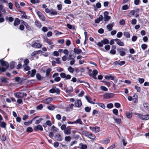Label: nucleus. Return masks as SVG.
I'll return each mask as SVG.
<instances>
[{"instance_id": "obj_36", "label": "nucleus", "mask_w": 149, "mask_h": 149, "mask_svg": "<svg viewBox=\"0 0 149 149\" xmlns=\"http://www.w3.org/2000/svg\"><path fill=\"white\" fill-rule=\"evenodd\" d=\"M101 42L103 43V45H105L108 44L109 42V41L107 39L105 38L103 40H102Z\"/></svg>"}, {"instance_id": "obj_39", "label": "nucleus", "mask_w": 149, "mask_h": 149, "mask_svg": "<svg viewBox=\"0 0 149 149\" xmlns=\"http://www.w3.org/2000/svg\"><path fill=\"white\" fill-rule=\"evenodd\" d=\"M98 73V71L96 70H94L93 71L92 74H90V76H91L92 75L96 76Z\"/></svg>"}, {"instance_id": "obj_14", "label": "nucleus", "mask_w": 149, "mask_h": 149, "mask_svg": "<svg viewBox=\"0 0 149 149\" xmlns=\"http://www.w3.org/2000/svg\"><path fill=\"white\" fill-rule=\"evenodd\" d=\"M73 90V88L71 86H70L65 88V92L69 94L72 92Z\"/></svg>"}, {"instance_id": "obj_1", "label": "nucleus", "mask_w": 149, "mask_h": 149, "mask_svg": "<svg viewBox=\"0 0 149 149\" xmlns=\"http://www.w3.org/2000/svg\"><path fill=\"white\" fill-rule=\"evenodd\" d=\"M0 74L1 72H5L9 66L8 63L3 60L2 59L0 60Z\"/></svg>"}, {"instance_id": "obj_15", "label": "nucleus", "mask_w": 149, "mask_h": 149, "mask_svg": "<svg viewBox=\"0 0 149 149\" xmlns=\"http://www.w3.org/2000/svg\"><path fill=\"white\" fill-rule=\"evenodd\" d=\"M37 13L38 17L42 21H45V16L41 12L38 11Z\"/></svg>"}, {"instance_id": "obj_6", "label": "nucleus", "mask_w": 149, "mask_h": 149, "mask_svg": "<svg viewBox=\"0 0 149 149\" xmlns=\"http://www.w3.org/2000/svg\"><path fill=\"white\" fill-rule=\"evenodd\" d=\"M89 128L91 130L94 132L95 133H97L99 132L100 131V127L97 126H96L94 127H90Z\"/></svg>"}, {"instance_id": "obj_49", "label": "nucleus", "mask_w": 149, "mask_h": 149, "mask_svg": "<svg viewBox=\"0 0 149 149\" xmlns=\"http://www.w3.org/2000/svg\"><path fill=\"white\" fill-rule=\"evenodd\" d=\"M107 107L108 108L111 109L113 107V105L112 103H110L107 105Z\"/></svg>"}, {"instance_id": "obj_3", "label": "nucleus", "mask_w": 149, "mask_h": 149, "mask_svg": "<svg viewBox=\"0 0 149 149\" xmlns=\"http://www.w3.org/2000/svg\"><path fill=\"white\" fill-rule=\"evenodd\" d=\"M49 91L51 93H56L57 94H59L60 92V91L59 89L56 88L55 86H53L52 89H50Z\"/></svg>"}, {"instance_id": "obj_42", "label": "nucleus", "mask_w": 149, "mask_h": 149, "mask_svg": "<svg viewBox=\"0 0 149 149\" xmlns=\"http://www.w3.org/2000/svg\"><path fill=\"white\" fill-rule=\"evenodd\" d=\"M23 67L25 70L28 71L30 69V68L27 65L24 64Z\"/></svg>"}, {"instance_id": "obj_46", "label": "nucleus", "mask_w": 149, "mask_h": 149, "mask_svg": "<svg viewBox=\"0 0 149 149\" xmlns=\"http://www.w3.org/2000/svg\"><path fill=\"white\" fill-rule=\"evenodd\" d=\"M36 72V70L33 69L32 70L31 73V77H33L34 76Z\"/></svg>"}, {"instance_id": "obj_32", "label": "nucleus", "mask_w": 149, "mask_h": 149, "mask_svg": "<svg viewBox=\"0 0 149 149\" xmlns=\"http://www.w3.org/2000/svg\"><path fill=\"white\" fill-rule=\"evenodd\" d=\"M23 24L25 26L26 29L28 31H30L31 30V28L30 27L29 25L26 22H23Z\"/></svg>"}, {"instance_id": "obj_51", "label": "nucleus", "mask_w": 149, "mask_h": 149, "mask_svg": "<svg viewBox=\"0 0 149 149\" xmlns=\"http://www.w3.org/2000/svg\"><path fill=\"white\" fill-rule=\"evenodd\" d=\"M36 77L38 80H40L42 79V77H41L40 75L39 74H37L36 75Z\"/></svg>"}, {"instance_id": "obj_64", "label": "nucleus", "mask_w": 149, "mask_h": 149, "mask_svg": "<svg viewBox=\"0 0 149 149\" xmlns=\"http://www.w3.org/2000/svg\"><path fill=\"white\" fill-rule=\"evenodd\" d=\"M91 110V108L88 107H86L85 108V110L86 112H89Z\"/></svg>"}, {"instance_id": "obj_22", "label": "nucleus", "mask_w": 149, "mask_h": 149, "mask_svg": "<svg viewBox=\"0 0 149 149\" xmlns=\"http://www.w3.org/2000/svg\"><path fill=\"white\" fill-rule=\"evenodd\" d=\"M20 23L19 19L17 18H16L14 21V25L15 26H16L18 25Z\"/></svg>"}, {"instance_id": "obj_54", "label": "nucleus", "mask_w": 149, "mask_h": 149, "mask_svg": "<svg viewBox=\"0 0 149 149\" xmlns=\"http://www.w3.org/2000/svg\"><path fill=\"white\" fill-rule=\"evenodd\" d=\"M32 120H30L27 122H25L24 123V125H29L31 124L32 123Z\"/></svg>"}, {"instance_id": "obj_24", "label": "nucleus", "mask_w": 149, "mask_h": 149, "mask_svg": "<svg viewBox=\"0 0 149 149\" xmlns=\"http://www.w3.org/2000/svg\"><path fill=\"white\" fill-rule=\"evenodd\" d=\"M105 79L107 80L111 79V80H113L114 79V77L113 76L111 75H106L105 76Z\"/></svg>"}, {"instance_id": "obj_23", "label": "nucleus", "mask_w": 149, "mask_h": 149, "mask_svg": "<svg viewBox=\"0 0 149 149\" xmlns=\"http://www.w3.org/2000/svg\"><path fill=\"white\" fill-rule=\"evenodd\" d=\"M42 51L40 50H38V51H36L33 52L32 54L31 55L33 56H35L37 54H39V53H42Z\"/></svg>"}, {"instance_id": "obj_29", "label": "nucleus", "mask_w": 149, "mask_h": 149, "mask_svg": "<svg viewBox=\"0 0 149 149\" xmlns=\"http://www.w3.org/2000/svg\"><path fill=\"white\" fill-rule=\"evenodd\" d=\"M143 107L145 109L149 111V104L147 103H145L143 104Z\"/></svg>"}, {"instance_id": "obj_11", "label": "nucleus", "mask_w": 149, "mask_h": 149, "mask_svg": "<svg viewBox=\"0 0 149 149\" xmlns=\"http://www.w3.org/2000/svg\"><path fill=\"white\" fill-rule=\"evenodd\" d=\"M33 129L35 131H37L39 130L42 131L43 130V128L42 126L40 125H38L37 126H34Z\"/></svg>"}, {"instance_id": "obj_16", "label": "nucleus", "mask_w": 149, "mask_h": 149, "mask_svg": "<svg viewBox=\"0 0 149 149\" xmlns=\"http://www.w3.org/2000/svg\"><path fill=\"white\" fill-rule=\"evenodd\" d=\"M115 41L118 45L120 46H123L124 45V44L123 42L121 41L119 39H115Z\"/></svg>"}, {"instance_id": "obj_47", "label": "nucleus", "mask_w": 149, "mask_h": 149, "mask_svg": "<svg viewBox=\"0 0 149 149\" xmlns=\"http://www.w3.org/2000/svg\"><path fill=\"white\" fill-rule=\"evenodd\" d=\"M26 131L28 132H31L33 131V129L31 127H28L26 129Z\"/></svg>"}, {"instance_id": "obj_59", "label": "nucleus", "mask_w": 149, "mask_h": 149, "mask_svg": "<svg viewBox=\"0 0 149 149\" xmlns=\"http://www.w3.org/2000/svg\"><path fill=\"white\" fill-rule=\"evenodd\" d=\"M42 108V104H40L37 107L36 109L38 110H41Z\"/></svg>"}, {"instance_id": "obj_21", "label": "nucleus", "mask_w": 149, "mask_h": 149, "mask_svg": "<svg viewBox=\"0 0 149 149\" xmlns=\"http://www.w3.org/2000/svg\"><path fill=\"white\" fill-rule=\"evenodd\" d=\"M74 52L75 53L77 54H79L80 53H82L83 54V53L82 52L81 50L80 49H78L77 48H74Z\"/></svg>"}, {"instance_id": "obj_44", "label": "nucleus", "mask_w": 149, "mask_h": 149, "mask_svg": "<svg viewBox=\"0 0 149 149\" xmlns=\"http://www.w3.org/2000/svg\"><path fill=\"white\" fill-rule=\"evenodd\" d=\"M52 129L53 130V131L54 132H56L58 131V128L56 127L54 125H53L52 127Z\"/></svg>"}, {"instance_id": "obj_48", "label": "nucleus", "mask_w": 149, "mask_h": 149, "mask_svg": "<svg viewBox=\"0 0 149 149\" xmlns=\"http://www.w3.org/2000/svg\"><path fill=\"white\" fill-rule=\"evenodd\" d=\"M135 13V11L134 10H132L129 13L128 15L129 17H131Z\"/></svg>"}, {"instance_id": "obj_17", "label": "nucleus", "mask_w": 149, "mask_h": 149, "mask_svg": "<svg viewBox=\"0 0 149 149\" xmlns=\"http://www.w3.org/2000/svg\"><path fill=\"white\" fill-rule=\"evenodd\" d=\"M114 24V22L109 24H108L107 26V28L109 31H110L112 30V28Z\"/></svg>"}, {"instance_id": "obj_2", "label": "nucleus", "mask_w": 149, "mask_h": 149, "mask_svg": "<svg viewBox=\"0 0 149 149\" xmlns=\"http://www.w3.org/2000/svg\"><path fill=\"white\" fill-rule=\"evenodd\" d=\"M14 96L18 98H21L26 97L27 94L26 93L22 92H16L14 94Z\"/></svg>"}, {"instance_id": "obj_35", "label": "nucleus", "mask_w": 149, "mask_h": 149, "mask_svg": "<svg viewBox=\"0 0 149 149\" xmlns=\"http://www.w3.org/2000/svg\"><path fill=\"white\" fill-rule=\"evenodd\" d=\"M123 35L127 38H130V34L127 32H124Z\"/></svg>"}, {"instance_id": "obj_28", "label": "nucleus", "mask_w": 149, "mask_h": 149, "mask_svg": "<svg viewBox=\"0 0 149 149\" xmlns=\"http://www.w3.org/2000/svg\"><path fill=\"white\" fill-rule=\"evenodd\" d=\"M85 98L88 101V102L93 104H95V103L91 101V99L90 97H89L88 96H86Z\"/></svg>"}, {"instance_id": "obj_7", "label": "nucleus", "mask_w": 149, "mask_h": 149, "mask_svg": "<svg viewBox=\"0 0 149 149\" xmlns=\"http://www.w3.org/2000/svg\"><path fill=\"white\" fill-rule=\"evenodd\" d=\"M53 100V98L51 97H49L42 101V103L45 104H49Z\"/></svg>"}, {"instance_id": "obj_50", "label": "nucleus", "mask_w": 149, "mask_h": 149, "mask_svg": "<svg viewBox=\"0 0 149 149\" xmlns=\"http://www.w3.org/2000/svg\"><path fill=\"white\" fill-rule=\"evenodd\" d=\"M147 47V45L145 44H143L141 45V47L143 50H145Z\"/></svg>"}, {"instance_id": "obj_57", "label": "nucleus", "mask_w": 149, "mask_h": 149, "mask_svg": "<svg viewBox=\"0 0 149 149\" xmlns=\"http://www.w3.org/2000/svg\"><path fill=\"white\" fill-rule=\"evenodd\" d=\"M113 113L116 115H117L118 112V110L116 109H114L112 111Z\"/></svg>"}, {"instance_id": "obj_26", "label": "nucleus", "mask_w": 149, "mask_h": 149, "mask_svg": "<svg viewBox=\"0 0 149 149\" xmlns=\"http://www.w3.org/2000/svg\"><path fill=\"white\" fill-rule=\"evenodd\" d=\"M45 41L46 42L48 43L49 45H51L53 43L52 40L50 39H48L47 37L45 38Z\"/></svg>"}, {"instance_id": "obj_27", "label": "nucleus", "mask_w": 149, "mask_h": 149, "mask_svg": "<svg viewBox=\"0 0 149 149\" xmlns=\"http://www.w3.org/2000/svg\"><path fill=\"white\" fill-rule=\"evenodd\" d=\"M74 105L73 104H69L68 107H67V109L69 111H72L73 109V107Z\"/></svg>"}, {"instance_id": "obj_33", "label": "nucleus", "mask_w": 149, "mask_h": 149, "mask_svg": "<svg viewBox=\"0 0 149 149\" xmlns=\"http://www.w3.org/2000/svg\"><path fill=\"white\" fill-rule=\"evenodd\" d=\"M35 24L38 27H39V28H40L42 25V24H41V23L37 21H36L35 22Z\"/></svg>"}, {"instance_id": "obj_5", "label": "nucleus", "mask_w": 149, "mask_h": 149, "mask_svg": "<svg viewBox=\"0 0 149 149\" xmlns=\"http://www.w3.org/2000/svg\"><path fill=\"white\" fill-rule=\"evenodd\" d=\"M85 132L86 136L87 137L92 139H95L96 136L94 134L87 132L85 131Z\"/></svg>"}, {"instance_id": "obj_25", "label": "nucleus", "mask_w": 149, "mask_h": 149, "mask_svg": "<svg viewBox=\"0 0 149 149\" xmlns=\"http://www.w3.org/2000/svg\"><path fill=\"white\" fill-rule=\"evenodd\" d=\"M75 123H78L80 125H83L84 124L83 123L80 119H78L74 121Z\"/></svg>"}, {"instance_id": "obj_40", "label": "nucleus", "mask_w": 149, "mask_h": 149, "mask_svg": "<svg viewBox=\"0 0 149 149\" xmlns=\"http://www.w3.org/2000/svg\"><path fill=\"white\" fill-rule=\"evenodd\" d=\"M6 19L7 20H8L10 22H12L14 20V18L11 17H6Z\"/></svg>"}, {"instance_id": "obj_12", "label": "nucleus", "mask_w": 149, "mask_h": 149, "mask_svg": "<svg viewBox=\"0 0 149 149\" xmlns=\"http://www.w3.org/2000/svg\"><path fill=\"white\" fill-rule=\"evenodd\" d=\"M71 128L69 126L67 127V128L64 130V133L67 135H70L71 134Z\"/></svg>"}, {"instance_id": "obj_38", "label": "nucleus", "mask_w": 149, "mask_h": 149, "mask_svg": "<svg viewBox=\"0 0 149 149\" xmlns=\"http://www.w3.org/2000/svg\"><path fill=\"white\" fill-rule=\"evenodd\" d=\"M51 70L50 68L47 69L46 71V77H47L49 75Z\"/></svg>"}, {"instance_id": "obj_31", "label": "nucleus", "mask_w": 149, "mask_h": 149, "mask_svg": "<svg viewBox=\"0 0 149 149\" xmlns=\"http://www.w3.org/2000/svg\"><path fill=\"white\" fill-rule=\"evenodd\" d=\"M113 118L117 124H119L120 123L121 120L120 118H117L115 117H113Z\"/></svg>"}, {"instance_id": "obj_41", "label": "nucleus", "mask_w": 149, "mask_h": 149, "mask_svg": "<svg viewBox=\"0 0 149 149\" xmlns=\"http://www.w3.org/2000/svg\"><path fill=\"white\" fill-rule=\"evenodd\" d=\"M110 141V140L109 139H106L102 141V142L103 144H107Z\"/></svg>"}, {"instance_id": "obj_45", "label": "nucleus", "mask_w": 149, "mask_h": 149, "mask_svg": "<svg viewBox=\"0 0 149 149\" xmlns=\"http://www.w3.org/2000/svg\"><path fill=\"white\" fill-rule=\"evenodd\" d=\"M1 81L3 83H7L8 82L7 78L5 77H2L1 79Z\"/></svg>"}, {"instance_id": "obj_34", "label": "nucleus", "mask_w": 149, "mask_h": 149, "mask_svg": "<svg viewBox=\"0 0 149 149\" xmlns=\"http://www.w3.org/2000/svg\"><path fill=\"white\" fill-rule=\"evenodd\" d=\"M67 27L68 28L70 29H74L75 28V26H72L69 24H67Z\"/></svg>"}, {"instance_id": "obj_61", "label": "nucleus", "mask_w": 149, "mask_h": 149, "mask_svg": "<svg viewBox=\"0 0 149 149\" xmlns=\"http://www.w3.org/2000/svg\"><path fill=\"white\" fill-rule=\"evenodd\" d=\"M138 81L139 83L141 84H142L144 81V79L143 78H139L138 79Z\"/></svg>"}, {"instance_id": "obj_30", "label": "nucleus", "mask_w": 149, "mask_h": 149, "mask_svg": "<svg viewBox=\"0 0 149 149\" xmlns=\"http://www.w3.org/2000/svg\"><path fill=\"white\" fill-rule=\"evenodd\" d=\"M6 123L4 121H0V126L4 128L6 127Z\"/></svg>"}, {"instance_id": "obj_19", "label": "nucleus", "mask_w": 149, "mask_h": 149, "mask_svg": "<svg viewBox=\"0 0 149 149\" xmlns=\"http://www.w3.org/2000/svg\"><path fill=\"white\" fill-rule=\"evenodd\" d=\"M55 139L58 141H61L62 140V137L60 134L58 133L55 136Z\"/></svg>"}, {"instance_id": "obj_13", "label": "nucleus", "mask_w": 149, "mask_h": 149, "mask_svg": "<svg viewBox=\"0 0 149 149\" xmlns=\"http://www.w3.org/2000/svg\"><path fill=\"white\" fill-rule=\"evenodd\" d=\"M74 105L76 107H80L82 105V102L81 100H77L74 102Z\"/></svg>"}, {"instance_id": "obj_37", "label": "nucleus", "mask_w": 149, "mask_h": 149, "mask_svg": "<svg viewBox=\"0 0 149 149\" xmlns=\"http://www.w3.org/2000/svg\"><path fill=\"white\" fill-rule=\"evenodd\" d=\"M97 105L103 109H105V106L104 104L103 103H97Z\"/></svg>"}, {"instance_id": "obj_8", "label": "nucleus", "mask_w": 149, "mask_h": 149, "mask_svg": "<svg viewBox=\"0 0 149 149\" xmlns=\"http://www.w3.org/2000/svg\"><path fill=\"white\" fill-rule=\"evenodd\" d=\"M108 14L109 13L107 11H105L104 12V17L103 18L104 21L105 22L108 21L110 19V17L108 15Z\"/></svg>"}, {"instance_id": "obj_62", "label": "nucleus", "mask_w": 149, "mask_h": 149, "mask_svg": "<svg viewBox=\"0 0 149 149\" xmlns=\"http://www.w3.org/2000/svg\"><path fill=\"white\" fill-rule=\"evenodd\" d=\"M61 129L62 130H65L67 127H66V125L65 124H63L61 126Z\"/></svg>"}, {"instance_id": "obj_63", "label": "nucleus", "mask_w": 149, "mask_h": 149, "mask_svg": "<svg viewBox=\"0 0 149 149\" xmlns=\"http://www.w3.org/2000/svg\"><path fill=\"white\" fill-rule=\"evenodd\" d=\"M46 124L49 126H50L52 125V123L51 121L49 120H48L46 121Z\"/></svg>"}, {"instance_id": "obj_60", "label": "nucleus", "mask_w": 149, "mask_h": 149, "mask_svg": "<svg viewBox=\"0 0 149 149\" xmlns=\"http://www.w3.org/2000/svg\"><path fill=\"white\" fill-rule=\"evenodd\" d=\"M137 38L136 36H134L132 37V40L133 42H135L137 40Z\"/></svg>"}, {"instance_id": "obj_43", "label": "nucleus", "mask_w": 149, "mask_h": 149, "mask_svg": "<svg viewBox=\"0 0 149 149\" xmlns=\"http://www.w3.org/2000/svg\"><path fill=\"white\" fill-rule=\"evenodd\" d=\"M68 70L70 73H73L74 71V69L71 66H69L68 68Z\"/></svg>"}, {"instance_id": "obj_56", "label": "nucleus", "mask_w": 149, "mask_h": 149, "mask_svg": "<svg viewBox=\"0 0 149 149\" xmlns=\"http://www.w3.org/2000/svg\"><path fill=\"white\" fill-rule=\"evenodd\" d=\"M137 20L135 19H133L131 21V24L132 25H135L136 23Z\"/></svg>"}, {"instance_id": "obj_9", "label": "nucleus", "mask_w": 149, "mask_h": 149, "mask_svg": "<svg viewBox=\"0 0 149 149\" xmlns=\"http://www.w3.org/2000/svg\"><path fill=\"white\" fill-rule=\"evenodd\" d=\"M114 95L112 93H107L103 95V97L105 99H109L112 97Z\"/></svg>"}, {"instance_id": "obj_55", "label": "nucleus", "mask_w": 149, "mask_h": 149, "mask_svg": "<svg viewBox=\"0 0 149 149\" xmlns=\"http://www.w3.org/2000/svg\"><path fill=\"white\" fill-rule=\"evenodd\" d=\"M122 33L121 32H119L117 33V37L118 38H120L122 37Z\"/></svg>"}, {"instance_id": "obj_58", "label": "nucleus", "mask_w": 149, "mask_h": 149, "mask_svg": "<svg viewBox=\"0 0 149 149\" xmlns=\"http://www.w3.org/2000/svg\"><path fill=\"white\" fill-rule=\"evenodd\" d=\"M102 82L104 83L105 85H106L108 87H109L111 85V83L109 82L103 81Z\"/></svg>"}, {"instance_id": "obj_18", "label": "nucleus", "mask_w": 149, "mask_h": 149, "mask_svg": "<svg viewBox=\"0 0 149 149\" xmlns=\"http://www.w3.org/2000/svg\"><path fill=\"white\" fill-rule=\"evenodd\" d=\"M31 46L34 48H39L42 46V45L40 43L35 42L31 45Z\"/></svg>"}, {"instance_id": "obj_52", "label": "nucleus", "mask_w": 149, "mask_h": 149, "mask_svg": "<svg viewBox=\"0 0 149 149\" xmlns=\"http://www.w3.org/2000/svg\"><path fill=\"white\" fill-rule=\"evenodd\" d=\"M15 62H12L10 64V68L11 69L15 67Z\"/></svg>"}, {"instance_id": "obj_53", "label": "nucleus", "mask_w": 149, "mask_h": 149, "mask_svg": "<svg viewBox=\"0 0 149 149\" xmlns=\"http://www.w3.org/2000/svg\"><path fill=\"white\" fill-rule=\"evenodd\" d=\"M126 115L127 117L129 118H131L132 117V114L131 113H126Z\"/></svg>"}, {"instance_id": "obj_20", "label": "nucleus", "mask_w": 149, "mask_h": 149, "mask_svg": "<svg viewBox=\"0 0 149 149\" xmlns=\"http://www.w3.org/2000/svg\"><path fill=\"white\" fill-rule=\"evenodd\" d=\"M103 19V17L102 15L99 16V17L95 20V22L96 23L98 24L101 21H102Z\"/></svg>"}, {"instance_id": "obj_4", "label": "nucleus", "mask_w": 149, "mask_h": 149, "mask_svg": "<svg viewBox=\"0 0 149 149\" xmlns=\"http://www.w3.org/2000/svg\"><path fill=\"white\" fill-rule=\"evenodd\" d=\"M135 114L142 120H147L149 119V114L143 115L138 113H136Z\"/></svg>"}, {"instance_id": "obj_10", "label": "nucleus", "mask_w": 149, "mask_h": 149, "mask_svg": "<svg viewBox=\"0 0 149 149\" xmlns=\"http://www.w3.org/2000/svg\"><path fill=\"white\" fill-rule=\"evenodd\" d=\"M93 7L94 9V10L95 11L97 10L98 8H101V4L100 2L97 3L96 4H93Z\"/></svg>"}]
</instances>
